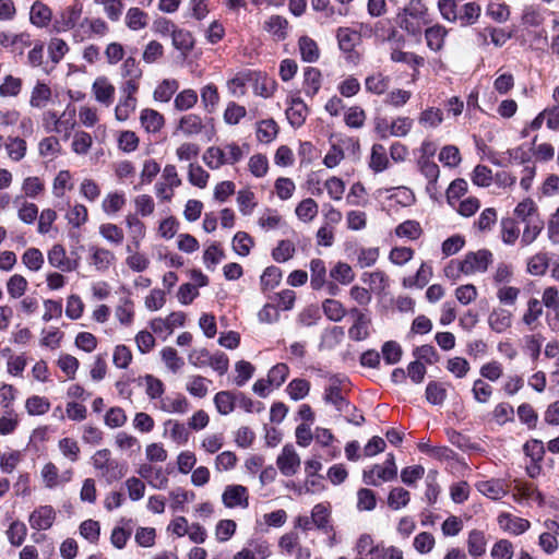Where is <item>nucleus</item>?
Masks as SVG:
<instances>
[{"label": "nucleus", "instance_id": "obj_1", "mask_svg": "<svg viewBox=\"0 0 559 559\" xmlns=\"http://www.w3.org/2000/svg\"><path fill=\"white\" fill-rule=\"evenodd\" d=\"M428 23V9L421 0L409 1L397 14L399 26L413 36L420 35Z\"/></svg>", "mask_w": 559, "mask_h": 559}, {"label": "nucleus", "instance_id": "obj_2", "mask_svg": "<svg viewBox=\"0 0 559 559\" xmlns=\"http://www.w3.org/2000/svg\"><path fill=\"white\" fill-rule=\"evenodd\" d=\"M91 462L97 472V476L108 485L121 479L126 474L124 465L112 459L108 449L96 451L91 457Z\"/></svg>", "mask_w": 559, "mask_h": 559}, {"label": "nucleus", "instance_id": "obj_3", "mask_svg": "<svg viewBox=\"0 0 559 559\" xmlns=\"http://www.w3.org/2000/svg\"><path fill=\"white\" fill-rule=\"evenodd\" d=\"M242 157L243 152L237 143H226L209 147L203 154V162L211 169H218L223 165H234Z\"/></svg>", "mask_w": 559, "mask_h": 559}, {"label": "nucleus", "instance_id": "obj_4", "mask_svg": "<svg viewBox=\"0 0 559 559\" xmlns=\"http://www.w3.org/2000/svg\"><path fill=\"white\" fill-rule=\"evenodd\" d=\"M348 379L342 374H332L329 377V383L324 389L323 401L331 404L338 413H348L352 404L344 395Z\"/></svg>", "mask_w": 559, "mask_h": 559}, {"label": "nucleus", "instance_id": "obj_5", "mask_svg": "<svg viewBox=\"0 0 559 559\" xmlns=\"http://www.w3.org/2000/svg\"><path fill=\"white\" fill-rule=\"evenodd\" d=\"M109 32L108 24L100 17L83 19L75 32L72 33L75 41H83L94 37H104Z\"/></svg>", "mask_w": 559, "mask_h": 559}, {"label": "nucleus", "instance_id": "obj_6", "mask_svg": "<svg viewBox=\"0 0 559 559\" xmlns=\"http://www.w3.org/2000/svg\"><path fill=\"white\" fill-rule=\"evenodd\" d=\"M83 5L80 1H74L69 7L64 8L53 21V29L57 33H64L70 29L75 32V28L82 21Z\"/></svg>", "mask_w": 559, "mask_h": 559}, {"label": "nucleus", "instance_id": "obj_7", "mask_svg": "<svg viewBox=\"0 0 559 559\" xmlns=\"http://www.w3.org/2000/svg\"><path fill=\"white\" fill-rule=\"evenodd\" d=\"M276 466L282 475L294 476L300 468V457L292 444L283 447L276 459Z\"/></svg>", "mask_w": 559, "mask_h": 559}, {"label": "nucleus", "instance_id": "obj_8", "mask_svg": "<svg viewBox=\"0 0 559 559\" xmlns=\"http://www.w3.org/2000/svg\"><path fill=\"white\" fill-rule=\"evenodd\" d=\"M124 224L129 234V243L126 246V251H134V249H140L141 242L146 235L145 224L138 217L136 214H128L124 217Z\"/></svg>", "mask_w": 559, "mask_h": 559}, {"label": "nucleus", "instance_id": "obj_9", "mask_svg": "<svg viewBox=\"0 0 559 559\" xmlns=\"http://www.w3.org/2000/svg\"><path fill=\"white\" fill-rule=\"evenodd\" d=\"M397 474L384 464H373L362 471V481L366 485L378 487L382 483L396 479Z\"/></svg>", "mask_w": 559, "mask_h": 559}, {"label": "nucleus", "instance_id": "obj_10", "mask_svg": "<svg viewBox=\"0 0 559 559\" xmlns=\"http://www.w3.org/2000/svg\"><path fill=\"white\" fill-rule=\"evenodd\" d=\"M222 501L228 509L242 508L249 506L248 490L241 485H228L222 495Z\"/></svg>", "mask_w": 559, "mask_h": 559}, {"label": "nucleus", "instance_id": "obj_11", "mask_svg": "<svg viewBox=\"0 0 559 559\" xmlns=\"http://www.w3.org/2000/svg\"><path fill=\"white\" fill-rule=\"evenodd\" d=\"M92 93L95 100L109 107L115 99L116 88L106 76H97L92 84Z\"/></svg>", "mask_w": 559, "mask_h": 559}, {"label": "nucleus", "instance_id": "obj_12", "mask_svg": "<svg viewBox=\"0 0 559 559\" xmlns=\"http://www.w3.org/2000/svg\"><path fill=\"white\" fill-rule=\"evenodd\" d=\"M48 263L62 272H72L78 269V262L67 257L62 245H53L48 251Z\"/></svg>", "mask_w": 559, "mask_h": 559}, {"label": "nucleus", "instance_id": "obj_13", "mask_svg": "<svg viewBox=\"0 0 559 559\" xmlns=\"http://www.w3.org/2000/svg\"><path fill=\"white\" fill-rule=\"evenodd\" d=\"M56 512L51 506H41L35 509L28 519L32 528L37 531H46L50 528L55 522Z\"/></svg>", "mask_w": 559, "mask_h": 559}, {"label": "nucleus", "instance_id": "obj_14", "mask_svg": "<svg viewBox=\"0 0 559 559\" xmlns=\"http://www.w3.org/2000/svg\"><path fill=\"white\" fill-rule=\"evenodd\" d=\"M138 473L155 489H165L168 485V477L160 466L157 467L151 464H142Z\"/></svg>", "mask_w": 559, "mask_h": 559}, {"label": "nucleus", "instance_id": "obj_15", "mask_svg": "<svg viewBox=\"0 0 559 559\" xmlns=\"http://www.w3.org/2000/svg\"><path fill=\"white\" fill-rule=\"evenodd\" d=\"M497 522L503 532H508L513 535L523 534L531 526L530 521L512 515L510 513H501L498 515Z\"/></svg>", "mask_w": 559, "mask_h": 559}, {"label": "nucleus", "instance_id": "obj_16", "mask_svg": "<svg viewBox=\"0 0 559 559\" xmlns=\"http://www.w3.org/2000/svg\"><path fill=\"white\" fill-rule=\"evenodd\" d=\"M308 116V107L300 97H293L286 109V117L289 124L297 129L300 128Z\"/></svg>", "mask_w": 559, "mask_h": 559}, {"label": "nucleus", "instance_id": "obj_17", "mask_svg": "<svg viewBox=\"0 0 559 559\" xmlns=\"http://www.w3.org/2000/svg\"><path fill=\"white\" fill-rule=\"evenodd\" d=\"M489 262V255L486 250L477 252H468L463 259L465 266V275L475 274L477 272H485Z\"/></svg>", "mask_w": 559, "mask_h": 559}, {"label": "nucleus", "instance_id": "obj_18", "mask_svg": "<svg viewBox=\"0 0 559 559\" xmlns=\"http://www.w3.org/2000/svg\"><path fill=\"white\" fill-rule=\"evenodd\" d=\"M90 263L95 266L97 271H106L115 262L116 257L109 249L91 246L90 249Z\"/></svg>", "mask_w": 559, "mask_h": 559}, {"label": "nucleus", "instance_id": "obj_19", "mask_svg": "<svg viewBox=\"0 0 559 559\" xmlns=\"http://www.w3.org/2000/svg\"><path fill=\"white\" fill-rule=\"evenodd\" d=\"M513 498L518 502H536L539 506L544 503L542 493L530 483H518L513 489Z\"/></svg>", "mask_w": 559, "mask_h": 559}, {"label": "nucleus", "instance_id": "obj_20", "mask_svg": "<svg viewBox=\"0 0 559 559\" xmlns=\"http://www.w3.org/2000/svg\"><path fill=\"white\" fill-rule=\"evenodd\" d=\"M432 277V266L427 262H421L416 274L413 276L404 277L402 285L405 288H424Z\"/></svg>", "mask_w": 559, "mask_h": 559}, {"label": "nucleus", "instance_id": "obj_21", "mask_svg": "<svg viewBox=\"0 0 559 559\" xmlns=\"http://www.w3.org/2000/svg\"><path fill=\"white\" fill-rule=\"evenodd\" d=\"M190 404L182 394L165 396L159 401V408L165 413L185 414L189 411Z\"/></svg>", "mask_w": 559, "mask_h": 559}, {"label": "nucleus", "instance_id": "obj_22", "mask_svg": "<svg viewBox=\"0 0 559 559\" xmlns=\"http://www.w3.org/2000/svg\"><path fill=\"white\" fill-rule=\"evenodd\" d=\"M52 19L50 8L41 1H35L31 7L29 21L36 27L43 28L49 25Z\"/></svg>", "mask_w": 559, "mask_h": 559}, {"label": "nucleus", "instance_id": "obj_23", "mask_svg": "<svg viewBox=\"0 0 559 559\" xmlns=\"http://www.w3.org/2000/svg\"><path fill=\"white\" fill-rule=\"evenodd\" d=\"M361 281L369 286V290L377 294L383 293L390 284L389 276L381 270L362 273Z\"/></svg>", "mask_w": 559, "mask_h": 559}, {"label": "nucleus", "instance_id": "obj_24", "mask_svg": "<svg viewBox=\"0 0 559 559\" xmlns=\"http://www.w3.org/2000/svg\"><path fill=\"white\" fill-rule=\"evenodd\" d=\"M140 122L146 132L156 133L163 128L165 120L157 110L145 108L140 112Z\"/></svg>", "mask_w": 559, "mask_h": 559}, {"label": "nucleus", "instance_id": "obj_25", "mask_svg": "<svg viewBox=\"0 0 559 559\" xmlns=\"http://www.w3.org/2000/svg\"><path fill=\"white\" fill-rule=\"evenodd\" d=\"M127 204V198L122 191H112L105 195L102 202V210L105 214L112 216L120 212Z\"/></svg>", "mask_w": 559, "mask_h": 559}, {"label": "nucleus", "instance_id": "obj_26", "mask_svg": "<svg viewBox=\"0 0 559 559\" xmlns=\"http://www.w3.org/2000/svg\"><path fill=\"white\" fill-rule=\"evenodd\" d=\"M322 83V74L319 69L307 67L304 70V92L307 96L313 97L318 94Z\"/></svg>", "mask_w": 559, "mask_h": 559}, {"label": "nucleus", "instance_id": "obj_27", "mask_svg": "<svg viewBox=\"0 0 559 559\" xmlns=\"http://www.w3.org/2000/svg\"><path fill=\"white\" fill-rule=\"evenodd\" d=\"M311 518L318 530L329 533L333 530L330 524L331 509L329 504L318 503L311 510Z\"/></svg>", "mask_w": 559, "mask_h": 559}, {"label": "nucleus", "instance_id": "obj_28", "mask_svg": "<svg viewBox=\"0 0 559 559\" xmlns=\"http://www.w3.org/2000/svg\"><path fill=\"white\" fill-rule=\"evenodd\" d=\"M75 124V108L68 105L66 110L59 116L57 127L53 130L55 133L62 134L64 139H68Z\"/></svg>", "mask_w": 559, "mask_h": 559}, {"label": "nucleus", "instance_id": "obj_29", "mask_svg": "<svg viewBox=\"0 0 559 559\" xmlns=\"http://www.w3.org/2000/svg\"><path fill=\"white\" fill-rule=\"evenodd\" d=\"M447 35V28L439 24L426 28L425 38L427 41V46L433 51L441 50L444 45V39Z\"/></svg>", "mask_w": 559, "mask_h": 559}, {"label": "nucleus", "instance_id": "obj_30", "mask_svg": "<svg viewBox=\"0 0 559 559\" xmlns=\"http://www.w3.org/2000/svg\"><path fill=\"white\" fill-rule=\"evenodd\" d=\"M520 227L514 218H502L500 223V239L503 243L512 246L520 238Z\"/></svg>", "mask_w": 559, "mask_h": 559}, {"label": "nucleus", "instance_id": "obj_31", "mask_svg": "<svg viewBox=\"0 0 559 559\" xmlns=\"http://www.w3.org/2000/svg\"><path fill=\"white\" fill-rule=\"evenodd\" d=\"M204 128L202 118L195 114H188L181 117L178 130L187 136L200 134Z\"/></svg>", "mask_w": 559, "mask_h": 559}, {"label": "nucleus", "instance_id": "obj_32", "mask_svg": "<svg viewBox=\"0 0 559 559\" xmlns=\"http://www.w3.org/2000/svg\"><path fill=\"white\" fill-rule=\"evenodd\" d=\"M124 23L131 31H141L148 25V14L138 7H132L126 13Z\"/></svg>", "mask_w": 559, "mask_h": 559}, {"label": "nucleus", "instance_id": "obj_33", "mask_svg": "<svg viewBox=\"0 0 559 559\" xmlns=\"http://www.w3.org/2000/svg\"><path fill=\"white\" fill-rule=\"evenodd\" d=\"M514 214L523 224L540 218L538 207L532 199L520 202L514 209Z\"/></svg>", "mask_w": 559, "mask_h": 559}, {"label": "nucleus", "instance_id": "obj_34", "mask_svg": "<svg viewBox=\"0 0 559 559\" xmlns=\"http://www.w3.org/2000/svg\"><path fill=\"white\" fill-rule=\"evenodd\" d=\"M336 37L340 49L343 50L344 52L353 51L360 40L359 33L348 27H340L337 29Z\"/></svg>", "mask_w": 559, "mask_h": 559}, {"label": "nucleus", "instance_id": "obj_35", "mask_svg": "<svg viewBox=\"0 0 559 559\" xmlns=\"http://www.w3.org/2000/svg\"><path fill=\"white\" fill-rule=\"evenodd\" d=\"M179 88V83L175 79L163 80L155 88L153 97L156 102L168 103Z\"/></svg>", "mask_w": 559, "mask_h": 559}, {"label": "nucleus", "instance_id": "obj_36", "mask_svg": "<svg viewBox=\"0 0 559 559\" xmlns=\"http://www.w3.org/2000/svg\"><path fill=\"white\" fill-rule=\"evenodd\" d=\"M298 48L301 59L306 62H316L320 57V51L317 43L308 36H301L299 38Z\"/></svg>", "mask_w": 559, "mask_h": 559}, {"label": "nucleus", "instance_id": "obj_37", "mask_svg": "<svg viewBox=\"0 0 559 559\" xmlns=\"http://www.w3.org/2000/svg\"><path fill=\"white\" fill-rule=\"evenodd\" d=\"M138 106L136 97L120 96L115 107L116 120L123 122L127 121L131 115L135 111Z\"/></svg>", "mask_w": 559, "mask_h": 559}, {"label": "nucleus", "instance_id": "obj_38", "mask_svg": "<svg viewBox=\"0 0 559 559\" xmlns=\"http://www.w3.org/2000/svg\"><path fill=\"white\" fill-rule=\"evenodd\" d=\"M544 229V221L542 218L534 219L524 224V228L520 238L522 247L532 245Z\"/></svg>", "mask_w": 559, "mask_h": 559}, {"label": "nucleus", "instance_id": "obj_39", "mask_svg": "<svg viewBox=\"0 0 559 559\" xmlns=\"http://www.w3.org/2000/svg\"><path fill=\"white\" fill-rule=\"evenodd\" d=\"M491 329L497 332L506 331L512 323V310L508 307H500L492 311Z\"/></svg>", "mask_w": 559, "mask_h": 559}, {"label": "nucleus", "instance_id": "obj_40", "mask_svg": "<svg viewBox=\"0 0 559 559\" xmlns=\"http://www.w3.org/2000/svg\"><path fill=\"white\" fill-rule=\"evenodd\" d=\"M50 98V87L43 82H37L32 90L29 105L34 108H44L48 104Z\"/></svg>", "mask_w": 559, "mask_h": 559}, {"label": "nucleus", "instance_id": "obj_41", "mask_svg": "<svg viewBox=\"0 0 559 559\" xmlns=\"http://www.w3.org/2000/svg\"><path fill=\"white\" fill-rule=\"evenodd\" d=\"M278 133L277 123L273 119H265L257 126V139L261 143H271Z\"/></svg>", "mask_w": 559, "mask_h": 559}, {"label": "nucleus", "instance_id": "obj_42", "mask_svg": "<svg viewBox=\"0 0 559 559\" xmlns=\"http://www.w3.org/2000/svg\"><path fill=\"white\" fill-rule=\"evenodd\" d=\"M520 288L510 285L496 286V297L503 307L512 308L515 306L520 295Z\"/></svg>", "mask_w": 559, "mask_h": 559}, {"label": "nucleus", "instance_id": "obj_43", "mask_svg": "<svg viewBox=\"0 0 559 559\" xmlns=\"http://www.w3.org/2000/svg\"><path fill=\"white\" fill-rule=\"evenodd\" d=\"M389 166V159L386 156V150L382 144H373L371 148V156L369 167L374 173H381Z\"/></svg>", "mask_w": 559, "mask_h": 559}, {"label": "nucleus", "instance_id": "obj_44", "mask_svg": "<svg viewBox=\"0 0 559 559\" xmlns=\"http://www.w3.org/2000/svg\"><path fill=\"white\" fill-rule=\"evenodd\" d=\"M5 287H7L8 295L12 299H19L22 296H24V294L26 293L27 287H28V282L23 275L13 274L12 276H10L8 278Z\"/></svg>", "mask_w": 559, "mask_h": 559}, {"label": "nucleus", "instance_id": "obj_45", "mask_svg": "<svg viewBox=\"0 0 559 559\" xmlns=\"http://www.w3.org/2000/svg\"><path fill=\"white\" fill-rule=\"evenodd\" d=\"M237 204L243 216L251 215L258 204L255 194L250 189L239 190L237 192Z\"/></svg>", "mask_w": 559, "mask_h": 559}, {"label": "nucleus", "instance_id": "obj_46", "mask_svg": "<svg viewBox=\"0 0 559 559\" xmlns=\"http://www.w3.org/2000/svg\"><path fill=\"white\" fill-rule=\"evenodd\" d=\"M330 277L341 285H348L354 281L355 273L349 264L345 262H337L330 270Z\"/></svg>", "mask_w": 559, "mask_h": 559}, {"label": "nucleus", "instance_id": "obj_47", "mask_svg": "<svg viewBox=\"0 0 559 559\" xmlns=\"http://www.w3.org/2000/svg\"><path fill=\"white\" fill-rule=\"evenodd\" d=\"M212 383L211 380L202 376H192L189 378L186 390L194 397L202 399L206 396L209 392V385Z\"/></svg>", "mask_w": 559, "mask_h": 559}, {"label": "nucleus", "instance_id": "obj_48", "mask_svg": "<svg viewBox=\"0 0 559 559\" xmlns=\"http://www.w3.org/2000/svg\"><path fill=\"white\" fill-rule=\"evenodd\" d=\"M170 508L174 511H183L185 504L195 499V493L183 488H176L169 492Z\"/></svg>", "mask_w": 559, "mask_h": 559}, {"label": "nucleus", "instance_id": "obj_49", "mask_svg": "<svg viewBox=\"0 0 559 559\" xmlns=\"http://www.w3.org/2000/svg\"><path fill=\"white\" fill-rule=\"evenodd\" d=\"M281 280H282L281 269L277 266H274V265L267 266L263 271V273L260 277L261 289L263 292L272 290L276 286H278V284L281 283Z\"/></svg>", "mask_w": 559, "mask_h": 559}, {"label": "nucleus", "instance_id": "obj_50", "mask_svg": "<svg viewBox=\"0 0 559 559\" xmlns=\"http://www.w3.org/2000/svg\"><path fill=\"white\" fill-rule=\"evenodd\" d=\"M311 286L313 289H321L325 285L326 269L325 263L321 259H312L310 261Z\"/></svg>", "mask_w": 559, "mask_h": 559}, {"label": "nucleus", "instance_id": "obj_51", "mask_svg": "<svg viewBox=\"0 0 559 559\" xmlns=\"http://www.w3.org/2000/svg\"><path fill=\"white\" fill-rule=\"evenodd\" d=\"M4 146L8 156L14 162H20L26 154V142L19 136H9Z\"/></svg>", "mask_w": 559, "mask_h": 559}, {"label": "nucleus", "instance_id": "obj_52", "mask_svg": "<svg viewBox=\"0 0 559 559\" xmlns=\"http://www.w3.org/2000/svg\"><path fill=\"white\" fill-rule=\"evenodd\" d=\"M423 234L420 224L417 221L407 219L399 224L395 228V235L400 238L409 240L418 239Z\"/></svg>", "mask_w": 559, "mask_h": 559}, {"label": "nucleus", "instance_id": "obj_53", "mask_svg": "<svg viewBox=\"0 0 559 559\" xmlns=\"http://www.w3.org/2000/svg\"><path fill=\"white\" fill-rule=\"evenodd\" d=\"M165 432L178 444H185L189 439V432L186 426L177 420H167L165 423Z\"/></svg>", "mask_w": 559, "mask_h": 559}, {"label": "nucleus", "instance_id": "obj_54", "mask_svg": "<svg viewBox=\"0 0 559 559\" xmlns=\"http://www.w3.org/2000/svg\"><path fill=\"white\" fill-rule=\"evenodd\" d=\"M66 219L68 221L69 225H71L72 227L80 228L88 219L87 207L84 204L75 203L67 212Z\"/></svg>", "mask_w": 559, "mask_h": 559}, {"label": "nucleus", "instance_id": "obj_55", "mask_svg": "<svg viewBox=\"0 0 559 559\" xmlns=\"http://www.w3.org/2000/svg\"><path fill=\"white\" fill-rule=\"evenodd\" d=\"M73 188L72 176L69 170H60L52 182V194L63 198L68 190Z\"/></svg>", "mask_w": 559, "mask_h": 559}, {"label": "nucleus", "instance_id": "obj_56", "mask_svg": "<svg viewBox=\"0 0 559 559\" xmlns=\"http://www.w3.org/2000/svg\"><path fill=\"white\" fill-rule=\"evenodd\" d=\"M99 235L109 243L120 246L123 242V230L116 224L104 223L99 226Z\"/></svg>", "mask_w": 559, "mask_h": 559}, {"label": "nucleus", "instance_id": "obj_57", "mask_svg": "<svg viewBox=\"0 0 559 559\" xmlns=\"http://www.w3.org/2000/svg\"><path fill=\"white\" fill-rule=\"evenodd\" d=\"M322 310L325 317L333 322H340L346 316L345 307L336 299H325L322 302Z\"/></svg>", "mask_w": 559, "mask_h": 559}, {"label": "nucleus", "instance_id": "obj_58", "mask_svg": "<svg viewBox=\"0 0 559 559\" xmlns=\"http://www.w3.org/2000/svg\"><path fill=\"white\" fill-rule=\"evenodd\" d=\"M390 84L389 76L382 73L372 74L366 78L365 86L369 93L382 95L386 92Z\"/></svg>", "mask_w": 559, "mask_h": 559}, {"label": "nucleus", "instance_id": "obj_59", "mask_svg": "<svg viewBox=\"0 0 559 559\" xmlns=\"http://www.w3.org/2000/svg\"><path fill=\"white\" fill-rule=\"evenodd\" d=\"M201 102L207 112H213L219 103V94L216 85L209 83L201 88Z\"/></svg>", "mask_w": 559, "mask_h": 559}, {"label": "nucleus", "instance_id": "obj_60", "mask_svg": "<svg viewBox=\"0 0 559 559\" xmlns=\"http://www.w3.org/2000/svg\"><path fill=\"white\" fill-rule=\"evenodd\" d=\"M20 425V416L15 409L3 411L0 416V435H12Z\"/></svg>", "mask_w": 559, "mask_h": 559}, {"label": "nucleus", "instance_id": "obj_61", "mask_svg": "<svg viewBox=\"0 0 559 559\" xmlns=\"http://www.w3.org/2000/svg\"><path fill=\"white\" fill-rule=\"evenodd\" d=\"M25 409L31 416H39L49 412L50 402L43 396L32 395L25 402Z\"/></svg>", "mask_w": 559, "mask_h": 559}, {"label": "nucleus", "instance_id": "obj_62", "mask_svg": "<svg viewBox=\"0 0 559 559\" xmlns=\"http://www.w3.org/2000/svg\"><path fill=\"white\" fill-rule=\"evenodd\" d=\"M411 501V493L402 487L391 489L388 496V506L392 510L405 508Z\"/></svg>", "mask_w": 559, "mask_h": 559}, {"label": "nucleus", "instance_id": "obj_63", "mask_svg": "<svg viewBox=\"0 0 559 559\" xmlns=\"http://www.w3.org/2000/svg\"><path fill=\"white\" fill-rule=\"evenodd\" d=\"M370 323L371 319L369 316L355 320L348 329L349 338L357 342L366 340L369 336Z\"/></svg>", "mask_w": 559, "mask_h": 559}, {"label": "nucleus", "instance_id": "obj_64", "mask_svg": "<svg viewBox=\"0 0 559 559\" xmlns=\"http://www.w3.org/2000/svg\"><path fill=\"white\" fill-rule=\"evenodd\" d=\"M160 358L173 373H177L185 365L183 358L179 357L177 350L169 346L160 350Z\"/></svg>", "mask_w": 559, "mask_h": 559}]
</instances>
